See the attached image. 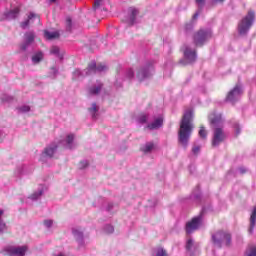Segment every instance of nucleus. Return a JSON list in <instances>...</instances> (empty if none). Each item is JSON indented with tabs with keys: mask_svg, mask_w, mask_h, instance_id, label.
I'll return each mask as SVG.
<instances>
[{
	"mask_svg": "<svg viewBox=\"0 0 256 256\" xmlns=\"http://www.w3.org/2000/svg\"><path fill=\"white\" fill-rule=\"evenodd\" d=\"M193 129V110L187 109L184 112L178 131V143L182 145L184 149H187V146L189 145V139H191Z\"/></svg>",
	"mask_w": 256,
	"mask_h": 256,
	"instance_id": "f257e3e1",
	"label": "nucleus"
},
{
	"mask_svg": "<svg viewBox=\"0 0 256 256\" xmlns=\"http://www.w3.org/2000/svg\"><path fill=\"white\" fill-rule=\"evenodd\" d=\"M208 119L213 127L212 147H219L227 139V133L223 130V116L213 113Z\"/></svg>",
	"mask_w": 256,
	"mask_h": 256,
	"instance_id": "f03ea898",
	"label": "nucleus"
},
{
	"mask_svg": "<svg viewBox=\"0 0 256 256\" xmlns=\"http://www.w3.org/2000/svg\"><path fill=\"white\" fill-rule=\"evenodd\" d=\"M253 23H255V11L249 10L247 15L238 24V33L240 35H247L251 27H253Z\"/></svg>",
	"mask_w": 256,
	"mask_h": 256,
	"instance_id": "7ed1b4c3",
	"label": "nucleus"
},
{
	"mask_svg": "<svg viewBox=\"0 0 256 256\" xmlns=\"http://www.w3.org/2000/svg\"><path fill=\"white\" fill-rule=\"evenodd\" d=\"M212 243L215 247H229L231 245V234L225 231H218L212 234Z\"/></svg>",
	"mask_w": 256,
	"mask_h": 256,
	"instance_id": "20e7f679",
	"label": "nucleus"
},
{
	"mask_svg": "<svg viewBox=\"0 0 256 256\" xmlns=\"http://www.w3.org/2000/svg\"><path fill=\"white\" fill-rule=\"evenodd\" d=\"M155 73V68L152 62L146 63L144 66L137 69L136 79L141 83L146 81V79H151Z\"/></svg>",
	"mask_w": 256,
	"mask_h": 256,
	"instance_id": "39448f33",
	"label": "nucleus"
},
{
	"mask_svg": "<svg viewBox=\"0 0 256 256\" xmlns=\"http://www.w3.org/2000/svg\"><path fill=\"white\" fill-rule=\"evenodd\" d=\"M213 37V31L209 28H202L194 34V43L197 47H203Z\"/></svg>",
	"mask_w": 256,
	"mask_h": 256,
	"instance_id": "423d86ee",
	"label": "nucleus"
},
{
	"mask_svg": "<svg viewBox=\"0 0 256 256\" xmlns=\"http://www.w3.org/2000/svg\"><path fill=\"white\" fill-rule=\"evenodd\" d=\"M205 213V209H202L201 213L198 216H195L186 223V233L191 235V233H195L203 225V214Z\"/></svg>",
	"mask_w": 256,
	"mask_h": 256,
	"instance_id": "0eeeda50",
	"label": "nucleus"
},
{
	"mask_svg": "<svg viewBox=\"0 0 256 256\" xmlns=\"http://www.w3.org/2000/svg\"><path fill=\"white\" fill-rule=\"evenodd\" d=\"M57 149H59V143L57 142L47 145L40 155V161H42V163H46L48 159H53V157H55V153H57Z\"/></svg>",
	"mask_w": 256,
	"mask_h": 256,
	"instance_id": "6e6552de",
	"label": "nucleus"
},
{
	"mask_svg": "<svg viewBox=\"0 0 256 256\" xmlns=\"http://www.w3.org/2000/svg\"><path fill=\"white\" fill-rule=\"evenodd\" d=\"M183 53L184 59H182L180 62L182 65H189L197 61V50L191 48L190 46H184Z\"/></svg>",
	"mask_w": 256,
	"mask_h": 256,
	"instance_id": "1a4fd4ad",
	"label": "nucleus"
},
{
	"mask_svg": "<svg viewBox=\"0 0 256 256\" xmlns=\"http://www.w3.org/2000/svg\"><path fill=\"white\" fill-rule=\"evenodd\" d=\"M35 41V32L29 31L24 34V41L20 44V50L26 51Z\"/></svg>",
	"mask_w": 256,
	"mask_h": 256,
	"instance_id": "9d476101",
	"label": "nucleus"
},
{
	"mask_svg": "<svg viewBox=\"0 0 256 256\" xmlns=\"http://www.w3.org/2000/svg\"><path fill=\"white\" fill-rule=\"evenodd\" d=\"M6 253L10 256H25V253H27V247L26 246H10L5 249Z\"/></svg>",
	"mask_w": 256,
	"mask_h": 256,
	"instance_id": "9b49d317",
	"label": "nucleus"
},
{
	"mask_svg": "<svg viewBox=\"0 0 256 256\" xmlns=\"http://www.w3.org/2000/svg\"><path fill=\"white\" fill-rule=\"evenodd\" d=\"M241 93H243V90L241 89V86L236 85L233 90H231L227 95V101L230 103H235L236 101H239V98L241 97Z\"/></svg>",
	"mask_w": 256,
	"mask_h": 256,
	"instance_id": "f8f14e48",
	"label": "nucleus"
},
{
	"mask_svg": "<svg viewBox=\"0 0 256 256\" xmlns=\"http://www.w3.org/2000/svg\"><path fill=\"white\" fill-rule=\"evenodd\" d=\"M58 145L59 147L61 145L64 149H75V135L68 134L64 140L59 141Z\"/></svg>",
	"mask_w": 256,
	"mask_h": 256,
	"instance_id": "ddd939ff",
	"label": "nucleus"
},
{
	"mask_svg": "<svg viewBox=\"0 0 256 256\" xmlns=\"http://www.w3.org/2000/svg\"><path fill=\"white\" fill-rule=\"evenodd\" d=\"M137 15H139V10L137 8H129L128 16L124 19L125 23L130 27L137 23Z\"/></svg>",
	"mask_w": 256,
	"mask_h": 256,
	"instance_id": "4468645a",
	"label": "nucleus"
},
{
	"mask_svg": "<svg viewBox=\"0 0 256 256\" xmlns=\"http://www.w3.org/2000/svg\"><path fill=\"white\" fill-rule=\"evenodd\" d=\"M35 21H41L39 18V14H35V12H30L27 20L21 22L20 27L22 29H27L31 23H35Z\"/></svg>",
	"mask_w": 256,
	"mask_h": 256,
	"instance_id": "2eb2a0df",
	"label": "nucleus"
},
{
	"mask_svg": "<svg viewBox=\"0 0 256 256\" xmlns=\"http://www.w3.org/2000/svg\"><path fill=\"white\" fill-rule=\"evenodd\" d=\"M107 69V66L103 65V64H98L95 62H91L88 65V72L90 75H93V73H103V71H105Z\"/></svg>",
	"mask_w": 256,
	"mask_h": 256,
	"instance_id": "dca6fc26",
	"label": "nucleus"
},
{
	"mask_svg": "<svg viewBox=\"0 0 256 256\" xmlns=\"http://www.w3.org/2000/svg\"><path fill=\"white\" fill-rule=\"evenodd\" d=\"M72 233L80 246L85 245V241L83 240V230H81V228H73Z\"/></svg>",
	"mask_w": 256,
	"mask_h": 256,
	"instance_id": "f3484780",
	"label": "nucleus"
},
{
	"mask_svg": "<svg viewBox=\"0 0 256 256\" xmlns=\"http://www.w3.org/2000/svg\"><path fill=\"white\" fill-rule=\"evenodd\" d=\"M88 112L93 121L99 119V106H97V103H92L91 107L88 108Z\"/></svg>",
	"mask_w": 256,
	"mask_h": 256,
	"instance_id": "a211bd4d",
	"label": "nucleus"
},
{
	"mask_svg": "<svg viewBox=\"0 0 256 256\" xmlns=\"http://www.w3.org/2000/svg\"><path fill=\"white\" fill-rule=\"evenodd\" d=\"M160 127H163V117L162 116L155 118L152 123L147 125V128L150 129L151 131H153L155 129H159Z\"/></svg>",
	"mask_w": 256,
	"mask_h": 256,
	"instance_id": "6ab92c4d",
	"label": "nucleus"
},
{
	"mask_svg": "<svg viewBox=\"0 0 256 256\" xmlns=\"http://www.w3.org/2000/svg\"><path fill=\"white\" fill-rule=\"evenodd\" d=\"M21 12V10L16 7L8 12H6L4 15L6 17V19H8V21H11L13 19H17V17H19V13Z\"/></svg>",
	"mask_w": 256,
	"mask_h": 256,
	"instance_id": "aec40b11",
	"label": "nucleus"
},
{
	"mask_svg": "<svg viewBox=\"0 0 256 256\" xmlns=\"http://www.w3.org/2000/svg\"><path fill=\"white\" fill-rule=\"evenodd\" d=\"M255 225H256V206L254 207L252 214L250 216V227L248 229V233L250 235H253V231L255 229Z\"/></svg>",
	"mask_w": 256,
	"mask_h": 256,
	"instance_id": "412c9836",
	"label": "nucleus"
},
{
	"mask_svg": "<svg viewBox=\"0 0 256 256\" xmlns=\"http://www.w3.org/2000/svg\"><path fill=\"white\" fill-rule=\"evenodd\" d=\"M51 55H55V57H58V59L63 60V57H65V51H61L59 47L52 46L50 49Z\"/></svg>",
	"mask_w": 256,
	"mask_h": 256,
	"instance_id": "4be33fe9",
	"label": "nucleus"
},
{
	"mask_svg": "<svg viewBox=\"0 0 256 256\" xmlns=\"http://www.w3.org/2000/svg\"><path fill=\"white\" fill-rule=\"evenodd\" d=\"M43 193H45V186H40L36 192L29 196V199H31V201H37V199L41 198Z\"/></svg>",
	"mask_w": 256,
	"mask_h": 256,
	"instance_id": "5701e85b",
	"label": "nucleus"
},
{
	"mask_svg": "<svg viewBox=\"0 0 256 256\" xmlns=\"http://www.w3.org/2000/svg\"><path fill=\"white\" fill-rule=\"evenodd\" d=\"M87 75H91L89 74V68L83 71H81L80 69H76L73 72V79H79V77H87Z\"/></svg>",
	"mask_w": 256,
	"mask_h": 256,
	"instance_id": "b1692460",
	"label": "nucleus"
},
{
	"mask_svg": "<svg viewBox=\"0 0 256 256\" xmlns=\"http://www.w3.org/2000/svg\"><path fill=\"white\" fill-rule=\"evenodd\" d=\"M101 89H103V84L99 82L97 85L89 88L90 95H99L101 93Z\"/></svg>",
	"mask_w": 256,
	"mask_h": 256,
	"instance_id": "393cba45",
	"label": "nucleus"
},
{
	"mask_svg": "<svg viewBox=\"0 0 256 256\" xmlns=\"http://www.w3.org/2000/svg\"><path fill=\"white\" fill-rule=\"evenodd\" d=\"M142 153H151L155 149L153 142H146L141 148Z\"/></svg>",
	"mask_w": 256,
	"mask_h": 256,
	"instance_id": "a878e982",
	"label": "nucleus"
},
{
	"mask_svg": "<svg viewBox=\"0 0 256 256\" xmlns=\"http://www.w3.org/2000/svg\"><path fill=\"white\" fill-rule=\"evenodd\" d=\"M43 52H36L33 56H32V63L33 65H38V63H41V61H43Z\"/></svg>",
	"mask_w": 256,
	"mask_h": 256,
	"instance_id": "bb28decb",
	"label": "nucleus"
},
{
	"mask_svg": "<svg viewBox=\"0 0 256 256\" xmlns=\"http://www.w3.org/2000/svg\"><path fill=\"white\" fill-rule=\"evenodd\" d=\"M44 37H46V39H49L51 41L52 39H57L59 37V32H57V31H54V32L45 31L44 32Z\"/></svg>",
	"mask_w": 256,
	"mask_h": 256,
	"instance_id": "cd10ccee",
	"label": "nucleus"
},
{
	"mask_svg": "<svg viewBox=\"0 0 256 256\" xmlns=\"http://www.w3.org/2000/svg\"><path fill=\"white\" fill-rule=\"evenodd\" d=\"M138 123H141L142 125L147 123L149 121V114L142 113L137 118Z\"/></svg>",
	"mask_w": 256,
	"mask_h": 256,
	"instance_id": "c85d7f7f",
	"label": "nucleus"
},
{
	"mask_svg": "<svg viewBox=\"0 0 256 256\" xmlns=\"http://www.w3.org/2000/svg\"><path fill=\"white\" fill-rule=\"evenodd\" d=\"M3 213L4 211L0 209V233H3L7 229V224L3 221Z\"/></svg>",
	"mask_w": 256,
	"mask_h": 256,
	"instance_id": "c756f323",
	"label": "nucleus"
},
{
	"mask_svg": "<svg viewBox=\"0 0 256 256\" xmlns=\"http://www.w3.org/2000/svg\"><path fill=\"white\" fill-rule=\"evenodd\" d=\"M19 113H29V111H31V107L27 106V105H23L17 108Z\"/></svg>",
	"mask_w": 256,
	"mask_h": 256,
	"instance_id": "7c9ffc66",
	"label": "nucleus"
},
{
	"mask_svg": "<svg viewBox=\"0 0 256 256\" xmlns=\"http://www.w3.org/2000/svg\"><path fill=\"white\" fill-rule=\"evenodd\" d=\"M199 137L202 139H207V131H205V127L201 126L199 130Z\"/></svg>",
	"mask_w": 256,
	"mask_h": 256,
	"instance_id": "2f4dec72",
	"label": "nucleus"
},
{
	"mask_svg": "<svg viewBox=\"0 0 256 256\" xmlns=\"http://www.w3.org/2000/svg\"><path fill=\"white\" fill-rule=\"evenodd\" d=\"M104 231L108 234H111L115 231V228L111 224H107L104 226Z\"/></svg>",
	"mask_w": 256,
	"mask_h": 256,
	"instance_id": "473e14b6",
	"label": "nucleus"
},
{
	"mask_svg": "<svg viewBox=\"0 0 256 256\" xmlns=\"http://www.w3.org/2000/svg\"><path fill=\"white\" fill-rule=\"evenodd\" d=\"M133 77H135V72L132 69H128L126 71V79H133Z\"/></svg>",
	"mask_w": 256,
	"mask_h": 256,
	"instance_id": "72a5a7b5",
	"label": "nucleus"
},
{
	"mask_svg": "<svg viewBox=\"0 0 256 256\" xmlns=\"http://www.w3.org/2000/svg\"><path fill=\"white\" fill-rule=\"evenodd\" d=\"M89 167V162L87 160H83L79 163V169H87Z\"/></svg>",
	"mask_w": 256,
	"mask_h": 256,
	"instance_id": "f704fd0d",
	"label": "nucleus"
},
{
	"mask_svg": "<svg viewBox=\"0 0 256 256\" xmlns=\"http://www.w3.org/2000/svg\"><path fill=\"white\" fill-rule=\"evenodd\" d=\"M102 3H103V0H95L94 5H93L94 11H97V9H99V7H101Z\"/></svg>",
	"mask_w": 256,
	"mask_h": 256,
	"instance_id": "c9c22d12",
	"label": "nucleus"
},
{
	"mask_svg": "<svg viewBox=\"0 0 256 256\" xmlns=\"http://www.w3.org/2000/svg\"><path fill=\"white\" fill-rule=\"evenodd\" d=\"M156 256H167V251H165L163 248H159L156 252Z\"/></svg>",
	"mask_w": 256,
	"mask_h": 256,
	"instance_id": "e433bc0d",
	"label": "nucleus"
},
{
	"mask_svg": "<svg viewBox=\"0 0 256 256\" xmlns=\"http://www.w3.org/2000/svg\"><path fill=\"white\" fill-rule=\"evenodd\" d=\"M186 249L187 251H191V249H193V240L189 239L186 243Z\"/></svg>",
	"mask_w": 256,
	"mask_h": 256,
	"instance_id": "4c0bfd02",
	"label": "nucleus"
},
{
	"mask_svg": "<svg viewBox=\"0 0 256 256\" xmlns=\"http://www.w3.org/2000/svg\"><path fill=\"white\" fill-rule=\"evenodd\" d=\"M57 73H59L57 68L56 67H52L51 70H50V77H56Z\"/></svg>",
	"mask_w": 256,
	"mask_h": 256,
	"instance_id": "58836bf2",
	"label": "nucleus"
},
{
	"mask_svg": "<svg viewBox=\"0 0 256 256\" xmlns=\"http://www.w3.org/2000/svg\"><path fill=\"white\" fill-rule=\"evenodd\" d=\"M44 225L47 229H51L53 227V220H44Z\"/></svg>",
	"mask_w": 256,
	"mask_h": 256,
	"instance_id": "ea45409f",
	"label": "nucleus"
},
{
	"mask_svg": "<svg viewBox=\"0 0 256 256\" xmlns=\"http://www.w3.org/2000/svg\"><path fill=\"white\" fill-rule=\"evenodd\" d=\"M201 151V146H194L193 148H192V153L194 154V155H199V152Z\"/></svg>",
	"mask_w": 256,
	"mask_h": 256,
	"instance_id": "a19ab883",
	"label": "nucleus"
},
{
	"mask_svg": "<svg viewBox=\"0 0 256 256\" xmlns=\"http://www.w3.org/2000/svg\"><path fill=\"white\" fill-rule=\"evenodd\" d=\"M234 129H235L236 135H239L241 133V126H239V123L234 124Z\"/></svg>",
	"mask_w": 256,
	"mask_h": 256,
	"instance_id": "79ce46f5",
	"label": "nucleus"
},
{
	"mask_svg": "<svg viewBox=\"0 0 256 256\" xmlns=\"http://www.w3.org/2000/svg\"><path fill=\"white\" fill-rule=\"evenodd\" d=\"M246 256H256V247L245 253Z\"/></svg>",
	"mask_w": 256,
	"mask_h": 256,
	"instance_id": "37998d69",
	"label": "nucleus"
},
{
	"mask_svg": "<svg viewBox=\"0 0 256 256\" xmlns=\"http://www.w3.org/2000/svg\"><path fill=\"white\" fill-rule=\"evenodd\" d=\"M185 30L186 31H192L193 30V22H190V23L186 24Z\"/></svg>",
	"mask_w": 256,
	"mask_h": 256,
	"instance_id": "c03bdc74",
	"label": "nucleus"
},
{
	"mask_svg": "<svg viewBox=\"0 0 256 256\" xmlns=\"http://www.w3.org/2000/svg\"><path fill=\"white\" fill-rule=\"evenodd\" d=\"M67 30L71 31V18L66 19Z\"/></svg>",
	"mask_w": 256,
	"mask_h": 256,
	"instance_id": "a18cd8bd",
	"label": "nucleus"
},
{
	"mask_svg": "<svg viewBox=\"0 0 256 256\" xmlns=\"http://www.w3.org/2000/svg\"><path fill=\"white\" fill-rule=\"evenodd\" d=\"M238 173H240L241 175H244V173H247V168L245 167L238 168Z\"/></svg>",
	"mask_w": 256,
	"mask_h": 256,
	"instance_id": "49530a36",
	"label": "nucleus"
},
{
	"mask_svg": "<svg viewBox=\"0 0 256 256\" xmlns=\"http://www.w3.org/2000/svg\"><path fill=\"white\" fill-rule=\"evenodd\" d=\"M197 5L201 8L205 5V0H196Z\"/></svg>",
	"mask_w": 256,
	"mask_h": 256,
	"instance_id": "de8ad7c7",
	"label": "nucleus"
},
{
	"mask_svg": "<svg viewBox=\"0 0 256 256\" xmlns=\"http://www.w3.org/2000/svg\"><path fill=\"white\" fill-rule=\"evenodd\" d=\"M113 209V203H108L107 207H106V211H111Z\"/></svg>",
	"mask_w": 256,
	"mask_h": 256,
	"instance_id": "09e8293b",
	"label": "nucleus"
},
{
	"mask_svg": "<svg viewBox=\"0 0 256 256\" xmlns=\"http://www.w3.org/2000/svg\"><path fill=\"white\" fill-rule=\"evenodd\" d=\"M11 99H13L11 96L2 97V101H11Z\"/></svg>",
	"mask_w": 256,
	"mask_h": 256,
	"instance_id": "8fccbe9b",
	"label": "nucleus"
},
{
	"mask_svg": "<svg viewBox=\"0 0 256 256\" xmlns=\"http://www.w3.org/2000/svg\"><path fill=\"white\" fill-rule=\"evenodd\" d=\"M197 17H199V12H196L193 17H192V20L195 21V19H197Z\"/></svg>",
	"mask_w": 256,
	"mask_h": 256,
	"instance_id": "3c124183",
	"label": "nucleus"
},
{
	"mask_svg": "<svg viewBox=\"0 0 256 256\" xmlns=\"http://www.w3.org/2000/svg\"><path fill=\"white\" fill-rule=\"evenodd\" d=\"M3 137H5V134L3 133V131H0V141L3 140Z\"/></svg>",
	"mask_w": 256,
	"mask_h": 256,
	"instance_id": "603ef678",
	"label": "nucleus"
},
{
	"mask_svg": "<svg viewBox=\"0 0 256 256\" xmlns=\"http://www.w3.org/2000/svg\"><path fill=\"white\" fill-rule=\"evenodd\" d=\"M225 0H212V3H223Z\"/></svg>",
	"mask_w": 256,
	"mask_h": 256,
	"instance_id": "864d4df0",
	"label": "nucleus"
},
{
	"mask_svg": "<svg viewBox=\"0 0 256 256\" xmlns=\"http://www.w3.org/2000/svg\"><path fill=\"white\" fill-rule=\"evenodd\" d=\"M50 1V3H55V1H57V0H49Z\"/></svg>",
	"mask_w": 256,
	"mask_h": 256,
	"instance_id": "5fc2aeb1",
	"label": "nucleus"
}]
</instances>
